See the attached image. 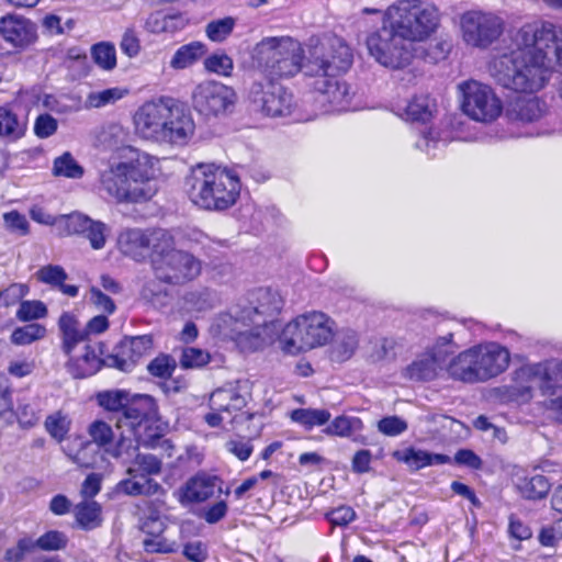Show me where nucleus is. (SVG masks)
Instances as JSON below:
<instances>
[{
    "mask_svg": "<svg viewBox=\"0 0 562 562\" xmlns=\"http://www.w3.org/2000/svg\"><path fill=\"white\" fill-rule=\"evenodd\" d=\"M352 64L350 47L339 37H328L311 46L304 74L316 77L313 87L316 101L325 111H346L351 101L349 87L336 76Z\"/></svg>",
    "mask_w": 562,
    "mask_h": 562,
    "instance_id": "1",
    "label": "nucleus"
},
{
    "mask_svg": "<svg viewBox=\"0 0 562 562\" xmlns=\"http://www.w3.org/2000/svg\"><path fill=\"white\" fill-rule=\"evenodd\" d=\"M282 308L278 292L263 288L256 292V305L235 310L218 317L221 334L231 338L243 351H254L272 339V317Z\"/></svg>",
    "mask_w": 562,
    "mask_h": 562,
    "instance_id": "2",
    "label": "nucleus"
},
{
    "mask_svg": "<svg viewBox=\"0 0 562 562\" xmlns=\"http://www.w3.org/2000/svg\"><path fill=\"white\" fill-rule=\"evenodd\" d=\"M133 121L139 137L161 144L187 145L195 132L190 110L170 97L146 101L136 110Z\"/></svg>",
    "mask_w": 562,
    "mask_h": 562,
    "instance_id": "3",
    "label": "nucleus"
},
{
    "mask_svg": "<svg viewBox=\"0 0 562 562\" xmlns=\"http://www.w3.org/2000/svg\"><path fill=\"white\" fill-rule=\"evenodd\" d=\"M488 71L504 88L530 94L544 88L552 75L548 60L533 46L516 43V33L509 52L494 57Z\"/></svg>",
    "mask_w": 562,
    "mask_h": 562,
    "instance_id": "4",
    "label": "nucleus"
},
{
    "mask_svg": "<svg viewBox=\"0 0 562 562\" xmlns=\"http://www.w3.org/2000/svg\"><path fill=\"white\" fill-rule=\"evenodd\" d=\"M186 188L193 204L209 211H224L239 196V175L214 164H198L187 177Z\"/></svg>",
    "mask_w": 562,
    "mask_h": 562,
    "instance_id": "5",
    "label": "nucleus"
},
{
    "mask_svg": "<svg viewBox=\"0 0 562 562\" xmlns=\"http://www.w3.org/2000/svg\"><path fill=\"white\" fill-rule=\"evenodd\" d=\"M510 362L509 350L495 341L470 347L447 366L449 378L463 383H482L505 372Z\"/></svg>",
    "mask_w": 562,
    "mask_h": 562,
    "instance_id": "6",
    "label": "nucleus"
},
{
    "mask_svg": "<svg viewBox=\"0 0 562 562\" xmlns=\"http://www.w3.org/2000/svg\"><path fill=\"white\" fill-rule=\"evenodd\" d=\"M304 52L299 41L291 36H267L251 50L254 65L271 79L294 77L302 69Z\"/></svg>",
    "mask_w": 562,
    "mask_h": 562,
    "instance_id": "7",
    "label": "nucleus"
},
{
    "mask_svg": "<svg viewBox=\"0 0 562 562\" xmlns=\"http://www.w3.org/2000/svg\"><path fill=\"white\" fill-rule=\"evenodd\" d=\"M150 262L158 280L181 284L201 273V262L188 251L177 249L172 235L165 229L154 231V252Z\"/></svg>",
    "mask_w": 562,
    "mask_h": 562,
    "instance_id": "8",
    "label": "nucleus"
},
{
    "mask_svg": "<svg viewBox=\"0 0 562 562\" xmlns=\"http://www.w3.org/2000/svg\"><path fill=\"white\" fill-rule=\"evenodd\" d=\"M383 19L412 44L428 38L437 30L440 12L432 3L400 0L386 9Z\"/></svg>",
    "mask_w": 562,
    "mask_h": 562,
    "instance_id": "9",
    "label": "nucleus"
},
{
    "mask_svg": "<svg viewBox=\"0 0 562 562\" xmlns=\"http://www.w3.org/2000/svg\"><path fill=\"white\" fill-rule=\"evenodd\" d=\"M331 338L329 318L321 312L303 314L288 323L279 344L290 355H296L325 345Z\"/></svg>",
    "mask_w": 562,
    "mask_h": 562,
    "instance_id": "10",
    "label": "nucleus"
},
{
    "mask_svg": "<svg viewBox=\"0 0 562 562\" xmlns=\"http://www.w3.org/2000/svg\"><path fill=\"white\" fill-rule=\"evenodd\" d=\"M367 47L369 54L386 68L402 69L413 59V45L384 19L381 29L368 36Z\"/></svg>",
    "mask_w": 562,
    "mask_h": 562,
    "instance_id": "11",
    "label": "nucleus"
},
{
    "mask_svg": "<svg viewBox=\"0 0 562 562\" xmlns=\"http://www.w3.org/2000/svg\"><path fill=\"white\" fill-rule=\"evenodd\" d=\"M461 92V109L470 119L492 123L503 112V102L495 91L486 83L468 80L458 86Z\"/></svg>",
    "mask_w": 562,
    "mask_h": 562,
    "instance_id": "12",
    "label": "nucleus"
},
{
    "mask_svg": "<svg viewBox=\"0 0 562 562\" xmlns=\"http://www.w3.org/2000/svg\"><path fill=\"white\" fill-rule=\"evenodd\" d=\"M162 461L151 453H137L127 468L128 477L117 484L119 492L128 496H154L164 492L162 486L151 476L160 474Z\"/></svg>",
    "mask_w": 562,
    "mask_h": 562,
    "instance_id": "13",
    "label": "nucleus"
},
{
    "mask_svg": "<svg viewBox=\"0 0 562 562\" xmlns=\"http://www.w3.org/2000/svg\"><path fill=\"white\" fill-rule=\"evenodd\" d=\"M516 43L522 46H533L550 66L562 68V27L550 22L526 24L516 32Z\"/></svg>",
    "mask_w": 562,
    "mask_h": 562,
    "instance_id": "14",
    "label": "nucleus"
},
{
    "mask_svg": "<svg viewBox=\"0 0 562 562\" xmlns=\"http://www.w3.org/2000/svg\"><path fill=\"white\" fill-rule=\"evenodd\" d=\"M460 30L467 45L485 49L502 35L504 21L493 12L473 9L461 14Z\"/></svg>",
    "mask_w": 562,
    "mask_h": 562,
    "instance_id": "15",
    "label": "nucleus"
},
{
    "mask_svg": "<svg viewBox=\"0 0 562 562\" xmlns=\"http://www.w3.org/2000/svg\"><path fill=\"white\" fill-rule=\"evenodd\" d=\"M457 348L452 333L438 337L406 367L405 376L413 381L436 379L443 369L447 370V359Z\"/></svg>",
    "mask_w": 562,
    "mask_h": 562,
    "instance_id": "16",
    "label": "nucleus"
},
{
    "mask_svg": "<svg viewBox=\"0 0 562 562\" xmlns=\"http://www.w3.org/2000/svg\"><path fill=\"white\" fill-rule=\"evenodd\" d=\"M277 80L265 77V80L254 81L249 89L252 108L266 116H286L294 108L293 94Z\"/></svg>",
    "mask_w": 562,
    "mask_h": 562,
    "instance_id": "17",
    "label": "nucleus"
},
{
    "mask_svg": "<svg viewBox=\"0 0 562 562\" xmlns=\"http://www.w3.org/2000/svg\"><path fill=\"white\" fill-rule=\"evenodd\" d=\"M516 383L520 386L524 401L531 397V389L537 385L542 394H553L562 387V360L551 359L521 366L515 372Z\"/></svg>",
    "mask_w": 562,
    "mask_h": 562,
    "instance_id": "18",
    "label": "nucleus"
},
{
    "mask_svg": "<svg viewBox=\"0 0 562 562\" xmlns=\"http://www.w3.org/2000/svg\"><path fill=\"white\" fill-rule=\"evenodd\" d=\"M236 100V92L233 88L215 80L200 82L191 94L192 108L206 119L231 112Z\"/></svg>",
    "mask_w": 562,
    "mask_h": 562,
    "instance_id": "19",
    "label": "nucleus"
},
{
    "mask_svg": "<svg viewBox=\"0 0 562 562\" xmlns=\"http://www.w3.org/2000/svg\"><path fill=\"white\" fill-rule=\"evenodd\" d=\"M99 190L114 201L137 203L150 199L151 190L137 188L128 177V169L122 162L111 166L100 173Z\"/></svg>",
    "mask_w": 562,
    "mask_h": 562,
    "instance_id": "20",
    "label": "nucleus"
},
{
    "mask_svg": "<svg viewBox=\"0 0 562 562\" xmlns=\"http://www.w3.org/2000/svg\"><path fill=\"white\" fill-rule=\"evenodd\" d=\"M151 349L153 337L150 335L125 337L116 345L114 352L108 357L106 364L130 372Z\"/></svg>",
    "mask_w": 562,
    "mask_h": 562,
    "instance_id": "21",
    "label": "nucleus"
},
{
    "mask_svg": "<svg viewBox=\"0 0 562 562\" xmlns=\"http://www.w3.org/2000/svg\"><path fill=\"white\" fill-rule=\"evenodd\" d=\"M168 162L166 158L159 159L147 153H142L128 162H122L128 169V177L137 188L151 190L150 198L156 193L157 188L153 181L164 177L162 164Z\"/></svg>",
    "mask_w": 562,
    "mask_h": 562,
    "instance_id": "22",
    "label": "nucleus"
},
{
    "mask_svg": "<svg viewBox=\"0 0 562 562\" xmlns=\"http://www.w3.org/2000/svg\"><path fill=\"white\" fill-rule=\"evenodd\" d=\"M245 405L246 400L236 387H220L210 396L212 412L205 416V422H224L233 412L240 411Z\"/></svg>",
    "mask_w": 562,
    "mask_h": 562,
    "instance_id": "23",
    "label": "nucleus"
},
{
    "mask_svg": "<svg viewBox=\"0 0 562 562\" xmlns=\"http://www.w3.org/2000/svg\"><path fill=\"white\" fill-rule=\"evenodd\" d=\"M0 35L14 47L24 48L36 40V27L27 19L8 14L0 19Z\"/></svg>",
    "mask_w": 562,
    "mask_h": 562,
    "instance_id": "24",
    "label": "nucleus"
},
{
    "mask_svg": "<svg viewBox=\"0 0 562 562\" xmlns=\"http://www.w3.org/2000/svg\"><path fill=\"white\" fill-rule=\"evenodd\" d=\"M117 247L124 256L142 261L149 249L154 252V231L147 235L139 228L125 229L117 237Z\"/></svg>",
    "mask_w": 562,
    "mask_h": 562,
    "instance_id": "25",
    "label": "nucleus"
},
{
    "mask_svg": "<svg viewBox=\"0 0 562 562\" xmlns=\"http://www.w3.org/2000/svg\"><path fill=\"white\" fill-rule=\"evenodd\" d=\"M128 431L137 437V441L145 448L162 449L168 457L172 456L173 445L170 439L165 438L168 431V424H126Z\"/></svg>",
    "mask_w": 562,
    "mask_h": 562,
    "instance_id": "26",
    "label": "nucleus"
},
{
    "mask_svg": "<svg viewBox=\"0 0 562 562\" xmlns=\"http://www.w3.org/2000/svg\"><path fill=\"white\" fill-rule=\"evenodd\" d=\"M218 477L205 472H199L187 481L181 488V502L202 503L211 498L216 488L220 490Z\"/></svg>",
    "mask_w": 562,
    "mask_h": 562,
    "instance_id": "27",
    "label": "nucleus"
},
{
    "mask_svg": "<svg viewBox=\"0 0 562 562\" xmlns=\"http://www.w3.org/2000/svg\"><path fill=\"white\" fill-rule=\"evenodd\" d=\"M58 329L61 339L60 348L66 356H70L79 344L88 339L86 328L82 327L78 318L69 312H64L60 315Z\"/></svg>",
    "mask_w": 562,
    "mask_h": 562,
    "instance_id": "28",
    "label": "nucleus"
},
{
    "mask_svg": "<svg viewBox=\"0 0 562 562\" xmlns=\"http://www.w3.org/2000/svg\"><path fill=\"white\" fill-rule=\"evenodd\" d=\"M67 357L69 359L66 369L75 379H82L97 373L102 364L97 348L90 344L85 345L81 355Z\"/></svg>",
    "mask_w": 562,
    "mask_h": 562,
    "instance_id": "29",
    "label": "nucleus"
},
{
    "mask_svg": "<svg viewBox=\"0 0 562 562\" xmlns=\"http://www.w3.org/2000/svg\"><path fill=\"white\" fill-rule=\"evenodd\" d=\"M125 418L138 422H158V406L155 398L147 394H130Z\"/></svg>",
    "mask_w": 562,
    "mask_h": 562,
    "instance_id": "30",
    "label": "nucleus"
},
{
    "mask_svg": "<svg viewBox=\"0 0 562 562\" xmlns=\"http://www.w3.org/2000/svg\"><path fill=\"white\" fill-rule=\"evenodd\" d=\"M393 456L397 461L406 463L414 471L429 465L446 464L450 462V457L446 454L416 450L414 448L395 451Z\"/></svg>",
    "mask_w": 562,
    "mask_h": 562,
    "instance_id": "31",
    "label": "nucleus"
},
{
    "mask_svg": "<svg viewBox=\"0 0 562 562\" xmlns=\"http://www.w3.org/2000/svg\"><path fill=\"white\" fill-rule=\"evenodd\" d=\"M37 279L53 288L58 289L63 294L69 297H76L79 293L77 285L65 284L68 276L63 267L57 265H47L36 272Z\"/></svg>",
    "mask_w": 562,
    "mask_h": 562,
    "instance_id": "32",
    "label": "nucleus"
},
{
    "mask_svg": "<svg viewBox=\"0 0 562 562\" xmlns=\"http://www.w3.org/2000/svg\"><path fill=\"white\" fill-rule=\"evenodd\" d=\"M516 487L521 497L539 501L547 497L551 490V482L542 474H532L519 477Z\"/></svg>",
    "mask_w": 562,
    "mask_h": 562,
    "instance_id": "33",
    "label": "nucleus"
},
{
    "mask_svg": "<svg viewBox=\"0 0 562 562\" xmlns=\"http://www.w3.org/2000/svg\"><path fill=\"white\" fill-rule=\"evenodd\" d=\"M546 103L538 98H518L512 104V115L521 122L539 120L546 112Z\"/></svg>",
    "mask_w": 562,
    "mask_h": 562,
    "instance_id": "34",
    "label": "nucleus"
},
{
    "mask_svg": "<svg viewBox=\"0 0 562 562\" xmlns=\"http://www.w3.org/2000/svg\"><path fill=\"white\" fill-rule=\"evenodd\" d=\"M101 505L94 501H82L75 507L76 521L85 530H93L102 524Z\"/></svg>",
    "mask_w": 562,
    "mask_h": 562,
    "instance_id": "35",
    "label": "nucleus"
},
{
    "mask_svg": "<svg viewBox=\"0 0 562 562\" xmlns=\"http://www.w3.org/2000/svg\"><path fill=\"white\" fill-rule=\"evenodd\" d=\"M206 54V46L202 42H191L180 46L170 60L173 69H184L195 64Z\"/></svg>",
    "mask_w": 562,
    "mask_h": 562,
    "instance_id": "36",
    "label": "nucleus"
},
{
    "mask_svg": "<svg viewBox=\"0 0 562 562\" xmlns=\"http://www.w3.org/2000/svg\"><path fill=\"white\" fill-rule=\"evenodd\" d=\"M131 392L126 390H109L97 394L98 404L109 412H123L125 416L126 405Z\"/></svg>",
    "mask_w": 562,
    "mask_h": 562,
    "instance_id": "37",
    "label": "nucleus"
},
{
    "mask_svg": "<svg viewBox=\"0 0 562 562\" xmlns=\"http://www.w3.org/2000/svg\"><path fill=\"white\" fill-rule=\"evenodd\" d=\"M435 103L428 95L415 97L408 102L405 112L408 120L426 122L432 116Z\"/></svg>",
    "mask_w": 562,
    "mask_h": 562,
    "instance_id": "38",
    "label": "nucleus"
},
{
    "mask_svg": "<svg viewBox=\"0 0 562 562\" xmlns=\"http://www.w3.org/2000/svg\"><path fill=\"white\" fill-rule=\"evenodd\" d=\"M83 168L75 160L70 153H64L55 158L53 164V175L70 179H80L83 176Z\"/></svg>",
    "mask_w": 562,
    "mask_h": 562,
    "instance_id": "39",
    "label": "nucleus"
},
{
    "mask_svg": "<svg viewBox=\"0 0 562 562\" xmlns=\"http://www.w3.org/2000/svg\"><path fill=\"white\" fill-rule=\"evenodd\" d=\"M127 90L114 87L101 91H92L87 95L86 108L99 109L113 104L126 95Z\"/></svg>",
    "mask_w": 562,
    "mask_h": 562,
    "instance_id": "40",
    "label": "nucleus"
},
{
    "mask_svg": "<svg viewBox=\"0 0 562 562\" xmlns=\"http://www.w3.org/2000/svg\"><path fill=\"white\" fill-rule=\"evenodd\" d=\"M46 336L45 326L31 323L15 328L11 334V341L18 346L30 345L34 341L41 340Z\"/></svg>",
    "mask_w": 562,
    "mask_h": 562,
    "instance_id": "41",
    "label": "nucleus"
},
{
    "mask_svg": "<svg viewBox=\"0 0 562 562\" xmlns=\"http://www.w3.org/2000/svg\"><path fill=\"white\" fill-rule=\"evenodd\" d=\"M212 306L211 293L205 289L189 291L182 297V308L188 313L203 312Z\"/></svg>",
    "mask_w": 562,
    "mask_h": 562,
    "instance_id": "42",
    "label": "nucleus"
},
{
    "mask_svg": "<svg viewBox=\"0 0 562 562\" xmlns=\"http://www.w3.org/2000/svg\"><path fill=\"white\" fill-rule=\"evenodd\" d=\"M211 361V355L203 349L194 347L182 348L179 364L182 369H201Z\"/></svg>",
    "mask_w": 562,
    "mask_h": 562,
    "instance_id": "43",
    "label": "nucleus"
},
{
    "mask_svg": "<svg viewBox=\"0 0 562 562\" xmlns=\"http://www.w3.org/2000/svg\"><path fill=\"white\" fill-rule=\"evenodd\" d=\"M236 20L232 16L211 21L205 26V34L212 42L221 43L233 32Z\"/></svg>",
    "mask_w": 562,
    "mask_h": 562,
    "instance_id": "44",
    "label": "nucleus"
},
{
    "mask_svg": "<svg viewBox=\"0 0 562 562\" xmlns=\"http://www.w3.org/2000/svg\"><path fill=\"white\" fill-rule=\"evenodd\" d=\"M24 133L18 116L8 106H0V136L20 138Z\"/></svg>",
    "mask_w": 562,
    "mask_h": 562,
    "instance_id": "45",
    "label": "nucleus"
},
{
    "mask_svg": "<svg viewBox=\"0 0 562 562\" xmlns=\"http://www.w3.org/2000/svg\"><path fill=\"white\" fill-rule=\"evenodd\" d=\"M91 55L94 63L105 70H112L116 66V52L111 43L102 42L93 45Z\"/></svg>",
    "mask_w": 562,
    "mask_h": 562,
    "instance_id": "46",
    "label": "nucleus"
},
{
    "mask_svg": "<svg viewBox=\"0 0 562 562\" xmlns=\"http://www.w3.org/2000/svg\"><path fill=\"white\" fill-rule=\"evenodd\" d=\"M204 68L218 76L229 77L234 69V61L225 53H214L204 59Z\"/></svg>",
    "mask_w": 562,
    "mask_h": 562,
    "instance_id": "47",
    "label": "nucleus"
},
{
    "mask_svg": "<svg viewBox=\"0 0 562 562\" xmlns=\"http://www.w3.org/2000/svg\"><path fill=\"white\" fill-rule=\"evenodd\" d=\"M91 218L81 214L72 213L70 215H64L58 218V227L68 234H85L89 225H91Z\"/></svg>",
    "mask_w": 562,
    "mask_h": 562,
    "instance_id": "48",
    "label": "nucleus"
},
{
    "mask_svg": "<svg viewBox=\"0 0 562 562\" xmlns=\"http://www.w3.org/2000/svg\"><path fill=\"white\" fill-rule=\"evenodd\" d=\"M259 429H256L247 437H241L239 434H237L234 438L226 442L227 450L235 454L239 460L246 461L252 452V446L250 441L259 435Z\"/></svg>",
    "mask_w": 562,
    "mask_h": 562,
    "instance_id": "49",
    "label": "nucleus"
},
{
    "mask_svg": "<svg viewBox=\"0 0 562 562\" xmlns=\"http://www.w3.org/2000/svg\"><path fill=\"white\" fill-rule=\"evenodd\" d=\"M47 307L41 301H23L16 311V318L21 322H31L46 317Z\"/></svg>",
    "mask_w": 562,
    "mask_h": 562,
    "instance_id": "50",
    "label": "nucleus"
},
{
    "mask_svg": "<svg viewBox=\"0 0 562 562\" xmlns=\"http://www.w3.org/2000/svg\"><path fill=\"white\" fill-rule=\"evenodd\" d=\"M177 367L176 360L169 355H160L148 363V371L157 378H169Z\"/></svg>",
    "mask_w": 562,
    "mask_h": 562,
    "instance_id": "51",
    "label": "nucleus"
},
{
    "mask_svg": "<svg viewBox=\"0 0 562 562\" xmlns=\"http://www.w3.org/2000/svg\"><path fill=\"white\" fill-rule=\"evenodd\" d=\"M67 536L57 530L47 531L36 540L37 548L45 551L64 549L67 546Z\"/></svg>",
    "mask_w": 562,
    "mask_h": 562,
    "instance_id": "52",
    "label": "nucleus"
},
{
    "mask_svg": "<svg viewBox=\"0 0 562 562\" xmlns=\"http://www.w3.org/2000/svg\"><path fill=\"white\" fill-rule=\"evenodd\" d=\"M120 48L130 58H134L139 54L142 45L134 26L127 27L123 33Z\"/></svg>",
    "mask_w": 562,
    "mask_h": 562,
    "instance_id": "53",
    "label": "nucleus"
},
{
    "mask_svg": "<svg viewBox=\"0 0 562 562\" xmlns=\"http://www.w3.org/2000/svg\"><path fill=\"white\" fill-rule=\"evenodd\" d=\"M5 228L19 236H24L29 233V222L26 217L18 211H11L3 214Z\"/></svg>",
    "mask_w": 562,
    "mask_h": 562,
    "instance_id": "54",
    "label": "nucleus"
},
{
    "mask_svg": "<svg viewBox=\"0 0 562 562\" xmlns=\"http://www.w3.org/2000/svg\"><path fill=\"white\" fill-rule=\"evenodd\" d=\"M106 225L100 221H91V225L87 228L85 235L89 239L93 249H101L106 240Z\"/></svg>",
    "mask_w": 562,
    "mask_h": 562,
    "instance_id": "55",
    "label": "nucleus"
},
{
    "mask_svg": "<svg viewBox=\"0 0 562 562\" xmlns=\"http://www.w3.org/2000/svg\"><path fill=\"white\" fill-rule=\"evenodd\" d=\"M58 123L50 114H41L36 117L34 123V133L40 138H47L55 134Z\"/></svg>",
    "mask_w": 562,
    "mask_h": 562,
    "instance_id": "56",
    "label": "nucleus"
},
{
    "mask_svg": "<svg viewBox=\"0 0 562 562\" xmlns=\"http://www.w3.org/2000/svg\"><path fill=\"white\" fill-rule=\"evenodd\" d=\"M140 295L144 300L153 303L154 305H162L167 297V291L159 283L151 280L143 286Z\"/></svg>",
    "mask_w": 562,
    "mask_h": 562,
    "instance_id": "57",
    "label": "nucleus"
},
{
    "mask_svg": "<svg viewBox=\"0 0 562 562\" xmlns=\"http://www.w3.org/2000/svg\"><path fill=\"white\" fill-rule=\"evenodd\" d=\"M356 518V512L349 506H339L326 514V519L334 526H347Z\"/></svg>",
    "mask_w": 562,
    "mask_h": 562,
    "instance_id": "58",
    "label": "nucleus"
},
{
    "mask_svg": "<svg viewBox=\"0 0 562 562\" xmlns=\"http://www.w3.org/2000/svg\"><path fill=\"white\" fill-rule=\"evenodd\" d=\"M89 432L99 445L111 443L117 437L110 424H90Z\"/></svg>",
    "mask_w": 562,
    "mask_h": 562,
    "instance_id": "59",
    "label": "nucleus"
},
{
    "mask_svg": "<svg viewBox=\"0 0 562 562\" xmlns=\"http://www.w3.org/2000/svg\"><path fill=\"white\" fill-rule=\"evenodd\" d=\"M293 422H328L330 414L326 409H294L291 413Z\"/></svg>",
    "mask_w": 562,
    "mask_h": 562,
    "instance_id": "60",
    "label": "nucleus"
},
{
    "mask_svg": "<svg viewBox=\"0 0 562 562\" xmlns=\"http://www.w3.org/2000/svg\"><path fill=\"white\" fill-rule=\"evenodd\" d=\"M440 145L443 146L445 143L437 138V133L432 130L423 132L420 138L416 142L418 149L432 157L436 156L435 149L439 148Z\"/></svg>",
    "mask_w": 562,
    "mask_h": 562,
    "instance_id": "61",
    "label": "nucleus"
},
{
    "mask_svg": "<svg viewBox=\"0 0 562 562\" xmlns=\"http://www.w3.org/2000/svg\"><path fill=\"white\" fill-rule=\"evenodd\" d=\"M454 462L459 465L468 467L472 470H479L483 465L482 459L470 449H460L454 454Z\"/></svg>",
    "mask_w": 562,
    "mask_h": 562,
    "instance_id": "62",
    "label": "nucleus"
},
{
    "mask_svg": "<svg viewBox=\"0 0 562 562\" xmlns=\"http://www.w3.org/2000/svg\"><path fill=\"white\" fill-rule=\"evenodd\" d=\"M26 294L27 288L25 285L14 283L0 292V301H2L5 306H9L16 303Z\"/></svg>",
    "mask_w": 562,
    "mask_h": 562,
    "instance_id": "63",
    "label": "nucleus"
},
{
    "mask_svg": "<svg viewBox=\"0 0 562 562\" xmlns=\"http://www.w3.org/2000/svg\"><path fill=\"white\" fill-rule=\"evenodd\" d=\"M90 301L100 310L112 314L115 311V304L112 301V299L104 293L101 292V290L97 288H91L90 290Z\"/></svg>",
    "mask_w": 562,
    "mask_h": 562,
    "instance_id": "64",
    "label": "nucleus"
}]
</instances>
